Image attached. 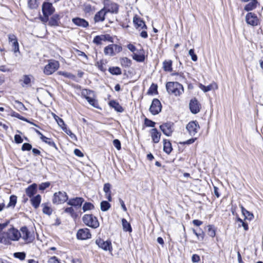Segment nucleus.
Here are the masks:
<instances>
[{
  "instance_id": "obj_1",
  "label": "nucleus",
  "mask_w": 263,
  "mask_h": 263,
  "mask_svg": "<svg viewBox=\"0 0 263 263\" xmlns=\"http://www.w3.org/2000/svg\"><path fill=\"white\" fill-rule=\"evenodd\" d=\"M7 225V222L0 223V243L5 245H9L11 241H17L21 238V233L14 228L9 229L7 232H4L3 230Z\"/></svg>"
},
{
  "instance_id": "obj_2",
  "label": "nucleus",
  "mask_w": 263,
  "mask_h": 263,
  "mask_svg": "<svg viewBox=\"0 0 263 263\" xmlns=\"http://www.w3.org/2000/svg\"><path fill=\"white\" fill-rule=\"evenodd\" d=\"M166 88L169 93L173 94L176 96H180L184 91L182 85L178 82H167L166 84Z\"/></svg>"
},
{
  "instance_id": "obj_3",
  "label": "nucleus",
  "mask_w": 263,
  "mask_h": 263,
  "mask_svg": "<svg viewBox=\"0 0 263 263\" xmlns=\"http://www.w3.org/2000/svg\"><path fill=\"white\" fill-rule=\"evenodd\" d=\"M83 222L87 226L93 229L99 227V222L95 216L91 214H85L82 218Z\"/></svg>"
},
{
  "instance_id": "obj_4",
  "label": "nucleus",
  "mask_w": 263,
  "mask_h": 263,
  "mask_svg": "<svg viewBox=\"0 0 263 263\" xmlns=\"http://www.w3.org/2000/svg\"><path fill=\"white\" fill-rule=\"evenodd\" d=\"M59 68V63L55 60H50L48 64L43 68V72L46 75H50Z\"/></svg>"
},
{
  "instance_id": "obj_5",
  "label": "nucleus",
  "mask_w": 263,
  "mask_h": 263,
  "mask_svg": "<svg viewBox=\"0 0 263 263\" xmlns=\"http://www.w3.org/2000/svg\"><path fill=\"white\" fill-rule=\"evenodd\" d=\"M81 94L91 105L96 108L98 107V102L94 98L95 95L93 91L88 89H83L82 91Z\"/></svg>"
},
{
  "instance_id": "obj_6",
  "label": "nucleus",
  "mask_w": 263,
  "mask_h": 263,
  "mask_svg": "<svg viewBox=\"0 0 263 263\" xmlns=\"http://www.w3.org/2000/svg\"><path fill=\"white\" fill-rule=\"evenodd\" d=\"M122 50L121 46L117 44H110L104 49V53L106 55L112 57L116 53H119Z\"/></svg>"
},
{
  "instance_id": "obj_7",
  "label": "nucleus",
  "mask_w": 263,
  "mask_h": 263,
  "mask_svg": "<svg viewBox=\"0 0 263 263\" xmlns=\"http://www.w3.org/2000/svg\"><path fill=\"white\" fill-rule=\"evenodd\" d=\"M68 199L67 194L64 192L59 191L53 194L52 202L54 204H59L66 202Z\"/></svg>"
},
{
  "instance_id": "obj_8",
  "label": "nucleus",
  "mask_w": 263,
  "mask_h": 263,
  "mask_svg": "<svg viewBox=\"0 0 263 263\" xmlns=\"http://www.w3.org/2000/svg\"><path fill=\"white\" fill-rule=\"evenodd\" d=\"M200 128L199 125L197 121H191L186 126V129L189 135L194 136L198 133Z\"/></svg>"
},
{
  "instance_id": "obj_9",
  "label": "nucleus",
  "mask_w": 263,
  "mask_h": 263,
  "mask_svg": "<svg viewBox=\"0 0 263 263\" xmlns=\"http://www.w3.org/2000/svg\"><path fill=\"white\" fill-rule=\"evenodd\" d=\"M162 109L160 101L157 99H154L149 108L150 112L154 115L159 114Z\"/></svg>"
},
{
  "instance_id": "obj_10",
  "label": "nucleus",
  "mask_w": 263,
  "mask_h": 263,
  "mask_svg": "<svg viewBox=\"0 0 263 263\" xmlns=\"http://www.w3.org/2000/svg\"><path fill=\"white\" fill-rule=\"evenodd\" d=\"M104 8L107 12L117 13L118 12L119 6L115 3H112L109 0H106L104 2Z\"/></svg>"
},
{
  "instance_id": "obj_11",
  "label": "nucleus",
  "mask_w": 263,
  "mask_h": 263,
  "mask_svg": "<svg viewBox=\"0 0 263 263\" xmlns=\"http://www.w3.org/2000/svg\"><path fill=\"white\" fill-rule=\"evenodd\" d=\"M102 41H108L113 42L112 38L109 34H101L100 35L96 36L93 42L97 45H101Z\"/></svg>"
},
{
  "instance_id": "obj_12",
  "label": "nucleus",
  "mask_w": 263,
  "mask_h": 263,
  "mask_svg": "<svg viewBox=\"0 0 263 263\" xmlns=\"http://www.w3.org/2000/svg\"><path fill=\"white\" fill-rule=\"evenodd\" d=\"M77 236L79 239L85 240L90 238L91 235L88 229L84 228L78 231Z\"/></svg>"
},
{
  "instance_id": "obj_13",
  "label": "nucleus",
  "mask_w": 263,
  "mask_h": 263,
  "mask_svg": "<svg viewBox=\"0 0 263 263\" xmlns=\"http://www.w3.org/2000/svg\"><path fill=\"white\" fill-rule=\"evenodd\" d=\"M246 21L248 24L253 26H257L259 23V20L256 15L252 12L246 15Z\"/></svg>"
},
{
  "instance_id": "obj_14",
  "label": "nucleus",
  "mask_w": 263,
  "mask_h": 263,
  "mask_svg": "<svg viewBox=\"0 0 263 263\" xmlns=\"http://www.w3.org/2000/svg\"><path fill=\"white\" fill-rule=\"evenodd\" d=\"M42 11L44 15H51L54 11V8L51 3L48 1L44 3L42 5Z\"/></svg>"
},
{
  "instance_id": "obj_15",
  "label": "nucleus",
  "mask_w": 263,
  "mask_h": 263,
  "mask_svg": "<svg viewBox=\"0 0 263 263\" xmlns=\"http://www.w3.org/2000/svg\"><path fill=\"white\" fill-rule=\"evenodd\" d=\"M20 232L21 233V237L26 242H29L32 241V237L27 227H23L21 228Z\"/></svg>"
},
{
  "instance_id": "obj_16",
  "label": "nucleus",
  "mask_w": 263,
  "mask_h": 263,
  "mask_svg": "<svg viewBox=\"0 0 263 263\" xmlns=\"http://www.w3.org/2000/svg\"><path fill=\"white\" fill-rule=\"evenodd\" d=\"M160 128L164 135L171 136L173 132V124L170 123L163 124L160 126Z\"/></svg>"
},
{
  "instance_id": "obj_17",
  "label": "nucleus",
  "mask_w": 263,
  "mask_h": 263,
  "mask_svg": "<svg viewBox=\"0 0 263 263\" xmlns=\"http://www.w3.org/2000/svg\"><path fill=\"white\" fill-rule=\"evenodd\" d=\"M8 41L11 43L14 52H19V45L16 36L13 34L8 35Z\"/></svg>"
},
{
  "instance_id": "obj_18",
  "label": "nucleus",
  "mask_w": 263,
  "mask_h": 263,
  "mask_svg": "<svg viewBox=\"0 0 263 263\" xmlns=\"http://www.w3.org/2000/svg\"><path fill=\"white\" fill-rule=\"evenodd\" d=\"M72 22L76 26L83 28H86L89 25V23L87 21L80 17L73 18Z\"/></svg>"
},
{
  "instance_id": "obj_19",
  "label": "nucleus",
  "mask_w": 263,
  "mask_h": 263,
  "mask_svg": "<svg viewBox=\"0 0 263 263\" xmlns=\"http://www.w3.org/2000/svg\"><path fill=\"white\" fill-rule=\"evenodd\" d=\"M190 108L193 114H197L200 111V104L195 99L191 100Z\"/></svg>"
},
{
  "instance_id": "obj_20",
  "label": "nucleus",
  "mask_w": 263,
  "mask_h": 263,
  "mask_svg": "<svg viewBox=\"0 0 263 263\" xmlns=\"http://www.w3.org/2000/svg\"><path fill=\"white\" fill-rule=\"evenodd\" d=\"M199 87L204 92L209 91L212 90H216L218 89V85L214 82H212L207 86H205L202 84H199Z\"/></svg>"
},
{
  "instance_id": "obj_21",
  "label": "nucleus",
  "mask_w": 263,
  "mask_h": 263,
  "mask_svg": "<svg viewBox=\"0 0 263 263\" xmlns=\"http://www.w3.org/2000/svg\"><path fill=\"white\" fill-rule=\"evenodd\" d=\"M33 79V77L31 74L24 75L21 80V81L22 82V85L23 87L30 86Z\"/></svg>"
},
{
  "instance_id": "obj_22",
  "label": "nucleus",
  "mask_w": 263,
  "mask_h": 263,
  "mask_svg": "<svg viewBox=\"0 0 263 263\" xmlns=\"http://www.w3.org/2000/svg\"><path fill=\"white\" fill-rule=\"evenodd\" d=\"M133 22L137 28H140L146 29L147 27L144 22L137 15L134 17Z\"/></svg>"
},
{
  "instance_id": "obj_23",
  "label": "nucleus",
  "mask_w": 263,
  "mask_h": 263,
  "mask_svg": "<svg viewBox=\"0 0 263 263\" xmlns=\"http://www.w3.org/2000/svg\"><path fill=\"white\" fill-rule=\"evenodd\" d=\"M30 202L31 205L35 209H37L41 202V196L40 195H37L35 196L30 197Z\"/></svg>"
},
{
  "instance_id": "obj_24",
  "label": "nucleus",
  "mask_w": 263,
  "mask_h": 263,
  "mask_svg": "<svg viewBox=\"0 0 263 263\" xmlns=\"http://www.w3.org/2000/svg\"><path fill=\"white\" fill-rule=\"evenodd\" d=\"M61 16L59 14H55L53 15L49 20L48 24L51 26H57L59 25V21Z\"/></svg>"
},
{
  "instance_id": "obj_25",
  "label": "nucleus",
  "mask_w": 263,
  "mask_h": 263,
  "mask_svg": "<svg viewBox=\"0 0 263 263\" xmlns=\"http://www.w3.org/2000/svg\"><path fill=\"white\" fill-rule=\"evenodd\" d=\"M107 12L104 8L99 11L95 16L94 20L96 22H102L105 19Z\"/></svg>"
},
{
  "instance_id": "obj_26",
  "label": "nucleus",
  "mask_w": 263,
  "mask_h": 263,
  "mask_svg": "<svg viewBox=\"0 0 263 263\" xmlns=\"http://www.w3.org/2000/svg\"><path fill=\"white\" fill-rule=\"evenodd\" d=\"M151 134L153 141L155 143H158L160 139L161 133L156 128H153Z\"/></svg>"
},
{
  "instance_id": "obj_27",
  "label": "nucleus",
  "mask_w": 263,
  "mask_h": 263,
  "mask_svg": "<svg viewBox=\"0 0 263 263\" xmlns=\"http://www.w3.org/2000/svg\"><path fill=\"white\" fill-rule=\"evenodd\" d=\"M36 187L37 185L35 183H33L30 186H29L26 189V193L28 196H29L30 198L31 197H33V195L36 193Z\"/></svg>"
},
{
  "instance_id": "obj_28",
  "label": "nucleus",
  "mask_w": 263,
  "mask_h": 263,
  "mask_svg": "<svg viewBox=\"0 0 263 263\" xmlns=\"http://www.w3.org/2000/svg\"><path fill=\"white\" fill-rule=\"evenodd\" d=\"M84 199L82 198L77 197L69 200L68 204L72 206L80 207L82 205Z\"/></svg>"
},
{
  "instance_id": "obj_29",
  "label": "nucleus",
  "mask_w": 263,
  "mask_h": 263,
  "mask_svg": "<svg viewBox=\"0 0 263 263\" xmlns=\"http://www.w3.org/2000/svg\"><path fill=\"white\" fill-rule=\"evenodd\" d=\"M109 105L118 112H122L124 111L123 107L116 101L111 100L109 101Z\"/></svg>"
},
{
  "instance_id": "obj_30",
  "label": "nucleus",
  "mask_w": 263,
  "mask_h": 263,
  "mask_svg": "<svg viewBox=\"0 0 263 263\" xmlns=\"http://www.w3.org/2000/svg\"><path fill=\"white\" fill-rule=\"evenodd\" d=\"M110 187L111 185L109 183H105L103 187V191L105 193L106 197L109 201L111 200Z\"/></svg>"
},
{
  "instance_id": "obj_31",
  "label": "nucleus",
  "mask_w": 263,
  "mask_h": 263,
  "mask_svg": "<svg viewBox=\"0 0 263 263\" xmlns=\"http://www.w3.org/2000/svg\"><path fill=\"white\" fill-rule=\"evenodd\" d=\"M132 57L134 60L139 62H142L145 60V56L142 51L138 53H134Z\"/></svg>"
},
{
  "instance_id": "obj_32",
  "label": "nucleus",
  "mask_w": 263,
  "mask_h": 263,
  "mask_svg": "<svg viewBox=\"0 0 263 263\" xmlns=\"http://www.w3.org/2000/svg\"><path fill=\"white\" fill-rule=\"evenodd\" d=\"M240 206L241 208V213L245 217V218L248 219L250 221L252 220L254 218V215L253 213L245 209L242 205H240Z\"/></svg>"
},
{
  "instance_id": "obj_33",
  "label": "nucleus",
  "mask_w": 263,
  "mask_h": 263,
  "mask_svg": "<svg viewBox=\"0 0 263 263\" xmlns=\"http://www.w3.org/2000/svg\"><path fill=\"white\" fill-rule=\"evenodd\" d=\"M96 243L98 247H110L111 245V241L109 240L106 241L101 238H98L96 240Z\"/></svg>"
},
{
  "instance_id": "obj_34",
  "label": "nucleus",
  "mask_w": 263,
  "mask_h": 263,
  "mask_svg": "<svg viewBox=\"0 0 263 263\" xmlns=\"http://www.w3.org/2000/svg\"><path fill=\"white\" fill-rule=\"evenodd\" d=\"M173 148L172 147V144L171 142L167 140H163V151L167 153V154H169L172 152Z\"/></svg>"
},
{
  "instance_id": "obj_35",
  "label": "nucleus",
  "mask_w": 263,
  "mask_h": 263,
  "mask_svg": "<svg viewBox=\"0 0 263 263\" xmlns=\"http://www.w3.org/2000/svg\"><path fill=\"white\" fill-rule=\"evenodd\" d=\"M42 206L43 207V212L44 214L49 216L51 215L53 210L52 208L49 206V204L48 203H43Z\"/></svg>"
},
{
  "instance_id": "obj_36",
  "label": "nucleus",
  "mask_w": 263,
  "mask_h": 263,
  "mask_svg": "<svg viewBox=\"0 0 263 263\" xmlns=\"http://www.w3.org/2000/svg\"><path fill=\"white\" fill-rule=\"evenodd\" d=\"M163 68L165 71L171 72L172 71V61L171 60H165L163 62Z\"/></svg>"
},
{
  "instance_id": "obj_37",
  "label": "nucleus",
  "mask_w": 263,
  "mask_h": 263,
  "mask_svg": "<svg viewBox=\"0 0 263 263\" xmlns=\"http://www.w3.org/2000/svg\"><path fill=\"white\" fill-rule=\"evenodd\" d=\"M250 1L251 2L246 5L244 8L245 10L247 11L252 10L256 7L257 3V0H251Z\"/></svg>"
},
{
  "instance_id": "obj_38",
  "label": "nucleus",
  "mask_w": 263,
  "mask_h": 263,
  "mask_svg": "<svg viewBox=\"0 0 263 263\" xmlns=\"http://www.w3.org/2000/svg\"><path fill=\"white\" fill-rule=\"evenodd\" d=\"M41 139L44 142L48 144L49 146H52L54 147L55 149H57V145L51 139L48 138L44 135H42V137H41Z\"/></svg>"
},
{
  "instance_id": "obj_39",
  "label": "nucleus",
  "mask_w": 263,
  "mask_h": 263,
  "mask_svg": "<svg viewBox=\"0 0 263 263\" xmlns=\"http://www.w3.org/2000/svg\"><path fill=\"white\" fill-rule=\"evenodd\" d=\"M122 224L124 231H128L129 232H132V229L130 224L126 219L124 218L122 219Z\"/></svg>"
},
{
  "instance_id": "obj_40",
  "label": "nucleus",
  "mask_w": 263,
  "mask_h": 263,
  "mask_svg": "<svg viewBox=\"0 0 263 263\" xmlns=\"http://www.w3.org/2000/svg\"><path fill=\"white\" fill-rule=\"evenodd\" d=\"M16 201H17V197L14 195H11L10 197L9 202L8 204L7 207V208H10V207L14 208L16 204Z\"/></svg>"
},
{
  "instance_id": "obj_41",
  "label": "nucleus",
  "mask_w": 263,
  "mask_h": 263,
  "mask_svg": "<svg viewBox=\"0 0 263 263\" xmlns=\"http://www.w3.org/2000/svg\"><path fill=\"white\" fill-rule=\"evenodd\" d=\"M108 70L112 74L119 75L121 74V70L118 67H110Z\"/></svg>"
},
{
  "instance_id": "obj_42",
  "label": "nucleus",
  "mask_w": 263,
  "mask_h": 263,
  "mask_svg": "<svg viewBox=\"0 0 263 263\" xmlns=\"http://www.w3.org/2000/svg\"><path fill=\"white\" fill-rule=\"evenodd\" d=\"M120 63L122 66L124 67H129L131 65V61L127 58L124 57L120 59Z\"/></svg>"
},
{
  "instance_id": "obj_43",
  "label": "nucleus",
  "mask_w": 263,
  "mask_h": 263,
  "mask_svg": "<svg viewBox=\"0 0 263 263\" xmlns=\"http://www.w3.org/2000/svg\"><path fill=\"white\" fill-rule=\"evenodd\" d=\"M15 107L19 111H25L27 110V108L24 105L18 101H15Z\"/></svg>"
},
{
  "instance_id": "obj_44",
  "label": "nucleus",
  "mask_w": 263,
  "mask_h": 263,
  "mask_svg": "<svg viewBox=\"0 0 263 263\" xmlns=\"http://www.w3.org/2000/svg\"><path fill=\"white\" fill-rule=\"evenodd\" d=\"M13 256L21 260H24L26 257V253L24 252H15L13 254Z\"/></svg>"
},
{
  "instance_id": "obj_45",
  "label": "nucleus",
  "mask_w": 263,
  "mask_h": 263,
  "mask_svg": "<svg viewBox=\"0 0 263 263\" xmlns=\"http://www.w3.org/2000/svg\"><path fill=\"white\" fill-rule=\"evenodd\" d=\"M110 208V204L106 201H103L101 203V210L102 211H106Z\"/></svg>"
},
{
  "instance_id": "obj_46",
  "label": "nucleus",
  "mask_w": 263,
  "mask_h": 263,
  "mask_svg": "<svg viewBox=\"0 0 263 263\" xmlns=\"http://www.w3.org/2000/svg\"><path fill=\"white\" fill-rule=\"evenodd\" d=\"M208 235L212 237H214L216 234V232H215V229L214 228V227L212 225H209L208 226Z\"/></svg>"
},
{
  "instance_id": "obj_47",
  "label": "nucleus",
  "mask_w": 263,
  "mask_h": 263,
  "mask_svg": "<svg viewBox=\"0 0 263 263\" xmlns=\"http://www.w3.org/2000/svg\"><path fill=\"white\" fill-rule=\"evenodd\" d=\"M94 208L93 205L90 202H86L83 206V210L84 212L91 210Z\"/></svg>"
},
{
  "instance_id": "obj_48",
  "label": "nucleus",
  "mask_w": 263,
  "mask_h": 263,
  "mask_svg": "<svg viewBox=\"0 0 263 263\" xmlns=\"http://www.w3.org/2000/svg\"><path fill=\"white\" fill-rule=\"evenodd\" d=\"M12 117H16L18 119H20V120H23V121H26V122H28V120L25 118L24 117L21 116L19 114L12 110L10 112V114Z\"/></svg>"
},
{
  "instance_id": "obj_49",
  "label": "nucleus",
  "mask_w": 263,
  "mask_h": 263,
  "mask_svg": "<svg viewBox=\"0 0 263 263\" xmlns=\"http://www.w3.org/2000/svg\"><path fill=\"white\" fill-rule=\"evenodd\" d=\"M56 122L58 125L62 129V130H63L64 128L66 127V125L65 124L63 120L60 117L57 119V120H56Z\"/></svg>"
},
{
  "instance_id": "obj_50",
  "label": "nucleus",
  "mask_w": 263,
  "mask_h": 263,
  "mask_svg": "<svg viewBox=\"0 0 263 263\" xmlns=\"http://www.w3.org/2000/svg\"><path fill=\"white\" fill-rule=\"evenodd\" d=\"M50 185V182H46L42 183L39 185V190L41 191H44L47 188H48Z\"/></svg>"
},
{
  "instance_id": "obj_51",
  "label": "nucleus",
  "mask_w": 263,
  "mask_h": 263,
  "mask_svg": "<svg viewBox=\"0 0 263 263\" xmlns=\"http://www.w3.org/2000/svg\"><path fill=\"white\" fill-rule=\"evenodd\" d=\"M93 10H94V9L89 4H85L84 5V11L86 13H89V12L93 11Z\"/></svg>"
},
{
  "instance_id": "obj_52",
  "label": "nucleus",
  "mask_w": 263,
  "mask_h": 263,
  "mask_svg": "<svg viewBox=\"0 0 263 263\" xmlns=\"http://www.w3.org/2000/svg\"><path fill=\"white\" fill-rule=\"evenodd\" d=\"M189 55L191 57L192 60L193 61H196L197 60V55L194 53V49H191L189 50Z\"/></svg>"
},
{
  "instance_id": "obj_53",
  "label": "nucleus",
  "mask_w": 263,
  "mask_h": 263,
  "mask_svg": "<svg viewBox=\"0 0 263 263\" xmlns=\"http://www.w3.org/2000/svg\"><path fill=\"white\" fill-rule=\"evenodd\" d=\"M58 74L59 75L63 76L66 78H72L73 77V76L71 73L65 71H59Z\"/></svg>"
},
{
  "instance_id": "obj_54",
  "label": "nucleus",
  "mask_w": 263,
  "mask_h": 263,
  "mask_svg": "<svg viewBox=\"0 0 263 263\" xmlns=\"http://www.w3.org/2000/svg\"><path fill=\"white\" fill-rule=\"evenodd\" d=\"M31 148H32L31 145L28 143H24L22 147V150L23 151H30Z\"/></svg>"
},
{
  "instance_id": "obj_55",
  "label": "nucleus",
  "mask_w": 263,
  "mask_h": 263,
  "mask_svg": "<svg viewBox=\"0 0 263 263\" xmlns=\"http://www.w3.org/2000/svg\"><path fill=\"white\" fill-rule=\"evenodd\" d=\"M144 123L146 126L154 127L155 123L147 118L145 119Z\"/></svg>"
},
{
  "instance_id": "obj_56",
  "label": "nucleus",
  "mask_w": 263,
  "mask_h": 263,
  "mask_svg": "<svg viewBox=\"0 0 263 263\" xmlns=\"http://www.w3.org/2000/svg\"><path fill=\"white\" fill-rule=\"evenodd\" d=\"M157 85L154 84H152L148 90L149 93H155L157 91Z\"/></svg>"
},
{
  "instance_id": "obj_57",
  "label": "nucleus",
  "mask_w": 263,
  "mask_h": 263,
  "mask_svg": "<svg viewBox=\"0 0 263 263\" xmlns=\"http://www.w3.org/2000/svg\"><path fill=\"white\" fill-rule=\"evenodd\" d=\"M113 144L114 146L118 149L120 150L121 149V143L119 140L118 139H115L113 141Z\"/></svg>"
},
{
  "instance_id": "obj_58",
  "label": "nucleus",
  "mask_w": 263,
  "mask_h": 263,
  "mask_svg": "<svg viewBox=\"0 0 263 263\" xmlns=\"http://www.w3.org/2000/svg\"><path fill=\"white\" fill-rule=\"evenodd\" d=\"M14 140L16 143H21L23 142V139L19 135H15L14 136Z\"/></svg>"
},
{
  "instance_id": "obj_59",
  "label": "nucleus",
  "mask_w": 263,
  "mask_h": 263,
  "mask_svg": "<svg viewBox=\"0 0 263 263\" xmlns=\"http://www.w3.org/2000/svg\"><path fill=\"white\" fill-rule=\"evenodd\" d=\"M48 262L49 263H61L59 259L55 256H52L49 259Z\"/></svg>"
},
{
  "instance_id": "obj_60",
  "label": "nucleus",
  "mask_w": 263,
  "mask_h": 263,
  "mask_svg": "<svg viewBox=\"0 0 263 263\" xmlns=\"http://www.w3.org/2000/svg\"><path fill=\"white\" fill-rule=\"evenodd\" d=\"M196 140V138H191L189 140H187L185 141H184V142L181 143V144H184H184L189 145V144L193 143Z\"/></svg>"
},
{
  "instance_id": "obj_61",
  "label": "nucleus",
  "mask_w": 263,
  "mask_h": 263,
  "mask_svg": "<svg viewBox=\"0 0 263 263\" xmlns=\"http://www.w3.org/2000/svg\"><path fill=\"white\" fill-rule=\"evenodd\" d=\"M97 65L99 69H100L102 71H105L106 69L104 67L103 63L102 61H99L97 63Z\"/></svg>"
},
{
  "instance_id": "obj_62",
  "label": "nucleus",
  "mask_w": 263,
  "mask_h": 263,
  "mask_svg": "<svg viewBox=\"0 0 263 263\" xmlns=\"http://www.w3.org/2000/svg\"><path fill=\"white\" fill-rule=\"evenodd\" d=\"M65 212L70 214L71 216L74 214V210L72 207L67 208L65 210Z\"/></svg>"
},
{
  "instance_id": "obj_63",
  "label": "nucleus",
  "mask_w": 263,
  "mask_h": 263,
  "mask_svg": "<svg viewBox=\"0 0 263 263\" xmlns=\"http://www.w3.org/2000/svg\"><path fill=\"white\" fill-rule=\"evenodd\" d=\"M192 260L194 262H198L200 260V257L198 255L194 254L192 257Z\"/></svg>"
},
{
  "instance_id": "obj_64",
  "label": "nucleus",
  "mask_w": 263,
  "mask_h": 263,
  "mask_svg": "<svg viewBox=\"0 0 263 263\" xmlns=\"http://www.w3.org/2000/svg\"><path fill=\"white\" fill-rule=\"evenodd\" d=\"M35 2H36L35 0H30L28 2V4H29L30 7L31 8H35L36 7Z\"/></svg>"
}]
</instances>
